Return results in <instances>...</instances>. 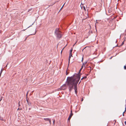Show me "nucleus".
I'll list each match as a JSON object with an SVG mask.
<instances>
[{
  "label": "nucleus",
  "instance_id": "1",
  "mask_svg": "<svg viewBox=\"0 0 126 126\" xmlns=\"http://www.w3.org/2000/svg\"><path fill=\"white\" fill-rule=\"evenodd\" d=\"M75 74H74L73 76L71 77H68L67 78L66 81V84L69 86V88L71 90L72 88V84L74 81L75 80Z\"/></svg>",
  "mask_w": 126,
  "mask_h": 126
},
{
  "label": "nucleus",
  "instance_id": "2",
  "mask_svg": "<svg viewBox=\"0 0 126 126\" xmlns=\"http://www.w3.org/2000/svg\"><path fill=\"white\" fill-rule=\"evenodd\" d=\"M61 32H55V36L58 39H59L62 36V35L60 33Z\"/></svg>",
  "mask_w": 126,
  "mask_h": 126
},
{
  "label": "nucleus",
  "instance_id": "3",
  "mask_svg": "<svg viewBox=\"0 0 126 126\" xmlns=\"http://www.w3.org/2000/svg\"><path fill=\"white\" fill-rule=\"evenodd\" d=\"M72 86H73L71 90H70V89H69V86H68V89H69V92H70L71 91H72V90H73V87H74V89L75 90V93L76 94H77V89H78L77 87V85H73Z\"/></svg>",
  "mask_w": 126,
  "mask_h": 126
},
{
  "label": "nucleus",
  "instance_id": "4",
  "mask_svg": "<svg viewBox=\"0 0 126 126\" xmlns=\"http://www.w3.org/2000/svg\"><path fill=\"white\" fill-rule=\"evenodd\" d=\"M80 79H76V78H75V80L74 81V83H73L72 85H77V84L80 80Z\"/></svg>",
  "mask_w": 126,
  "mask_h": 126
},
{
  "label": "nucleus",
  "instance_id": "5",
  "mask_svg": "<svg viewBox=\"0 0 126 126\" xmlns=\"http://www.w3.org/2000/svg\"><path fill=\"white\" fill-rule=\"evenodd\" d=\"M74 74H75V78H76V79H80L81 75H82V74H76L75 73Z\"/></svg>",
  "mask_w": 126,
  "mask_h": 126
},
{
  "label": "nucleus",
  "instance_id": "6",
  "mask_svg": "<svg viewBox=\"0 0 126 126\" xmlns=\"http://www.w3.org/2000/svg\"><path fill=\"white\" fill-rule=\"evenodd\" d=\"M73 115V113H72V110H71L70 114L68 119V121H70V119H71Z\"/></svg>",
  "mask_w": 126,
  "mask_h": 126
},
{
  "label": "nucleus",
  "instance_id": "7",
  "mask_svg": "<svg viewBox=\"0 0 126 126\" xmlns=\"http://www.w3.org/2000/svg\"><path fill=\"white\" fill-rule=\"evenodd\" d=\"M26 101L27 102V103L29 105V106H31V105H32V102L29 101L27 99V98H26Z\"/></svg>",
  "mask_w": 126,
  "mask_h": 126
},
{
  "label": "nucleus",
  "instance_id": "8",
  "mask_svg": "<svg viewBox=\"0 0 126 126\" xmlns=\"http://www.w3.org/2000/svg\"><path fill=\"white\" fill-rule=\"evenodd\" d=\"M66 87V84H65L63 85L61 87V89L64 90L65 89Z\"/></svg>",
  "mask_w": 126,
  "mask_h": 126
},
{
  "label": "nucleus",
  "instance_id": "9",
  "mask_svg": "<svg viewBox=\"0 0 126 126\" xmlns=\"http://www.w3.org/2000/svg\"><path fill=\"white\" fill-rule=\"evenodd\" d=\"M44 120L46 121H49L50 124V119L49 118H44Z\"/></svg>",
  "mask_w": 126,
  "mask_h": 126
},
{
  "label": "nucleus",
  "instance_id": "10",
  "mask_svg": "<svg viewBox=\"0 0 126 126\" xmlns=\"http://www.w3.org/2000/svg\"><path fill=\"white\" fill-rule=\"evenodd\" d=\"M71 57H72V54H70L69 53V59H68V60H69V61H68L69 63L70 59Z\"/></svg>",
  "mask_w": 126,
  "mask_h": 126
},
{
  "label": "nucleus",
  "instance_id": "11",
  "mask_svg": "<svg viewBox=\"0 0 126 126\" xmlns=\"http://www.w3.org/2000/svg\"><path fill=\"white\" fill-rule=\"evenodd\" d=\"M36 32H35L34 33H33V34H29L28 36H27L25 38V41H26V40L27 39V38H28V36H30V35H34L35 34H36Z\"/></svg>",
  "mask_w": 126,
  "mask_h": 126
},
{
  "label": "nucleus",
  "instance_id": "12",
  "mask_svg": "<svg viewBox=\"0 0 126 126\" xmlns=\"http://www.w3.org/2000/svg\"><path fill=\"white\" fill-rule=\"evenodd\" d=\"M87 63V62H84V63H83L82 64V65H83L85 67V65Z\"/></svg>",
  "mask_w": 126,
  "mask_h": 126
},
{
  "label": "nucleus",
  "instance_id": "13",
  "mask_svg": "<svg viewBox=\"0 0 126 126\" xmlns=\"http://www.w3.org/2000/svg\"><path fill=\"white\" fill-rule=\"evenodd\" d=\"M87 78V76H84V77H83L81 79V80H82L83 79H86Z\"/></svg>",
  "mask_w": 126,
  "mask_h": 126
},
{
  "label": "nucleus",
  "instance_id": "14",
  "mask_svg": "<svg viewBox=\"0 0 126 126\" xmlns=\"http://www.w3.org/2000/svg\"><path fill=\"white\" fill-rule=\"evenodd\" d=\"M126 111V107H125V111L123 112V114H122V115L123 116H124V113Z\"/></svg>",
  "mask_w": 126,
  "mask_h": 126
},
{
  "label": "nucleus",
  "instance_id": "15",
  "mask_svg": "<svg viewBox=\"0 0 126 126\" xmlns=\"http://www.w3.org/2000/svg\"><path fill=\"white\" fill-rule=\"evenodd\" d=\"M55 32H60L59 31V29L58 28H57L56 29Z\"/></svg>",
  "mask_w": 126,
  "mask_h": 126
},
{
  "label": "nucleus",
  "instance_id": "16",
  "mask_svg": "<svg viewBox=\"0 0 126 126\" xmlns=\"http://www.w3.org/2000/svg\"><path fill=\"white\" fill-rule=\"evenodd\" d=\"M73 50V49L72 48H71V49H70V54H72V52Z\"/></svg>",
  "mask_w": 126,
  "mask_h": 126
},
{
  "label": "nucleus",
  "instance_id": "17",
  "mask_svg": "<svg viewBox=\"0 0 126 126\" xmlns=\"http://www.w3.org/2000/svg\"><path fill=\"white\" fill-rule=\"evenodd\" d=\"M69 73V72H68L67 71V70L66 71V75H68V74Z\"/></svg>",
  "mask_w": 126,
  "mask_h": 126
},
{
  "label": "nucleus",
  "instance_id": "18",
  "mask_svg": "<svg viewBox=\"0 0 126 126\" xmlns=\"http://www.w3.org/2000/svg\"><path fill=\"white\" fill-rule=\"evenodd\" d=\"M124 41L123 42H122V43L121 44V45L120 46V47L122 46L124 44Z\"/></svg>",
  "mask_w": 126,
  "mask_h": 126
},
{
  "label": "nucleus",
  "instance_id": "19",
  "mask_svg": "<svg viewBox=\"0 0 126 126\" xmlns=\"http://www.w3.org/2000/svg\"><path fill=\"white\" fill-rule=\"evenodd\" d=\"M0 120H1L2 121H4V120L3 119V118H2L0 117Z\"/></svg>",
  "mask_w": 126,
  "mask_h": 126
},
{
  "label": "nucleus",
  "instance_id": "20",
  "mask_svg": "<svg viewBox=\"0 0 126 126\" xmlns=\"http://www.w3.org/2000/svg\"><path fill=\"white\" fill-rule=\"evenodd\" d=\"M32 10V8H31L30 9H29L28 10V12H30V11Z\"/></svg>",
  "mask_w": 126,
  "mask_h": 126
},
{
  "label": "nucleus",
  "instance_id": "21",
  "mask_svg": "<svg viewBox=\"0 0 126 126\" xmlns=\"http://www.w3.org/2000/svg\"><path fill=\"white\" fill-rule=\"evenodd\" d=\"M20 101H19L18 103V107H19L20 106Z\"/></svg>",
  "mask_w": 126,
  "mask_h": 126
},
{
  "label": "nucleus",
  "instance_id": "22",
  "mask_svg": "<svg viewBox=\"0 0 126 126\" xmlns=\"http://www.w3.org/2000/svg\"><path fill=\"white\" fill-rule=\"evenodd\" d=\"M124 68L126 70V66L125 65L124 66Z\"/></svg>",
  "mask_w": 126,
  "mask_h": 126
},
{
  "label": "nucleus",
  "instance_id": "23",
  "mask_svg": "<svg viewBox=\"0 0 126 126\" xmlns=\"http://www.w3.org/2000/svg\"><path fill=\"white\" fill-rule=\"evenodd\" d=\"M55 122V120H54L53 121V123L54 125Z\"/></svg>",
  "mask_w": 126,
  "mask_h": 126
},
{
  "label": "nucleus",
  "instance_id": "24",
  "mask_svg": "<svg viewBox=\"0 0 126 126\" xmlns=\"http://www.w3.org/2000/svg\"><path fill=\"white\" fill-rule=\"evenodd\" d=\"M83 57L82 58V60H81V61L82 62H83Z\"/></svg>",
  "mask_w": 126,
  "mask_h": 126
},
{
  "label": "nucleus",
  "instance_id": "25",
  "mask_svg": "<svg viewBox=\"0 0 126 126\" xmlns=\"http://www.w3.org/2000/svg\"><path fill=\"white\" fill-rule=\"evenodd\" d=\"M83 8L84 9L85 11H86V9H85V7L84 6H83Z\"/></svg>",
  "mask_w": 126,
  "mask_h": 126
},
{
  "label": "nucleus",
  "instance_id": "26",
  "mask_svg": "<svg viewBox=\"0 0 126 126\" xmlns=\"http://www.w3.org/2000/svg\"><path fill=\"white\" fill-rule=\"evenodd\" d=\"M2 98H3L2 97H1V99H0V102L1 101V100H2Z\"/></svg>",
  "mask_w": 126,
  "mask_h": 126
},
{
  "label": "nucleus",
  "instance_id": "27",
  "mask_svg": "<svg viewBox=\"0 0 126 126\" xmlns=\"http://www.w3.org/2000/svg\"><path fill=\"white\" fill-rule=\"evenodd\" d=\"M21 110V108H18L17 110Z\"/></svg>",
  "mask_w": 126,
  "mask_h": 126
},
{
  "label": "nucleus",
  "instance_id": "28",
  "mask_svg": "<svg viewBox=\"0 0 126 126\" xmlns=\"http://www.w3.org/2000/svg\"><path fill=\"white\" fill-rule=\"evenodd\" d=\"M80 71H79L78 73V74H81V73H80Z\"/></svg>",
  "mask_w": 126,
  "mask_h": 126
},
{
  "label": "nucleus",
  "instance_id": "29",
  "mask_svg": "<svg viewBox=\"0 0 126 126\" xmlns=\"http://www.w3.org/2000/svg\"><path fill=\"white\" fill-rule=\"evenodd\" d=\"M84 66H83V65H82V66H81V69H82L83 67Z\"/></svg>",
  "mask_w": 126,
  "mask_h": 126
},
{
  "label": "nucleus",
  "instance_id": "30",
  "mask_svg": "<svg viewBox=\"0 0 126 126\" xmlns=\"http://www.w3.org/2000/svg\"><path fill=\"white\" fill-rule=\"evenodd\" d=\"M65 4V3L63 4V5L62 6V7L61 8V9H62V8L63 7V6H64V4Z\"/></svg>",
  "mask_w": 126,
  "mask_h": 126
},
{
  "label": "nucleus",
  "instance_id": "31",
  "mask_svg": "<svg viewBox=\"0 0 126 126\" xmlns=\"http://www.w3.org/2000/svg\"><path fill=\"white\" fill-rule=\"evenodd\" d=\"M28 92H27V94H26V96H27V95H28Z\"/></svg>",
  "mask_w": 126,
  "mask_h": 126
},
{
  "label": "nucleus",
  "instance_id": "32",
  "mask_svg": "<svg viewBox=\"0 0 126 126\" xmlns=\"http://www.w3.org/2000/svg\"><path fill=\"white\" fill-rule=\"evenodd\" d=\"M90 32H88V34H90Z\"/></svg>",
  "mask_w": 126,
  "mask_h": 126
},
{
  "label": "nucleus",
  "instance_id": "33",
  "mask_svg": "<svg viewBox=\"0 0 126 126\" xmlns=\"http://www.w3.org/2000/svg\"><path fill=\"white\" fill-rule=\"evenodd\" d=\"M64 48L62 49V50L61 51V54H62V52L63 50V49Z\"/></svg>",
  "mask_w": 126,
  "mask_h": 126
},
{
  "label": "nucleus",
  "instance_id": "34",
  "mask_svg": "<svg viewBox=\"0 0 126 126\" xmlns=\"http://www.w3.org/2000/svg\"><path fill=\"white\" fill-rule=\"evenodd\" d=\"M125 125H126V121H125Z\"/></svg>",
  "mask_w": 126,
  "mask_h": 126
},
{
  "label": "nucleus",
  "instance_id": "35",
  "mask_svg": "<svg viewBox=\"0 0 126 126\" xmlns=\"http://www.w3.org/2000/svg\"><path fill=\"white\" fill-rule=\"evenodd\" d=\"M81 80L79 82V84H79L81 82Z\"/></svg>",
  "mask_w": 126,
  "mask_h": 126
},
{
  "label": "nucleus",
  "instance_id": "36",
  "mask_svg": "<svg viewBox=\"0 0 126 126\" xmlns=\"http://www.w3.org/2000/svg\"><path fill=\"white\" fill-rule=\"evenodd\" d=\"M82 69H80L79 70V71H81V70H82Z\"/></svg>",
  "mask_w": 126,
  "mask_h": 126
},
{
  "label": "nucleus",
  "instance_id": "37",
  "mask_svg": "<svg viewBox=\"0 0 126 126\" xmlns=\"http://www.w3.org/2000/svg\"><path fill=\"white\" fill-rule=\"evenodd\" d=\"M83 98H82V99H81V101H83Z\"/></svg>",
  "mask_w": 126,
  "mask_h": 126
},
{
  "label": "nucleus",
  "instance_id": "38",
  "mask_svg": "<svg viewBox=\"0 0 126 126\" xmlns=\"http://www.w3.org/2000/svg\"><path fill=\"white\" fill-rule=\"evenodd\" d=\"M88 75H89V74H87L86 75V76H88Z\"/></svg>",
  "mask_w": 126,
  "mask_h": 126
},
{
  "label": "nucleus",
  "instance_id": "39",
  "mask_svg": "<svg viewBox=\"0 0 126 126\" xmlns=\"http://www.w3.org/2000/svg\"><path fill=\"white\" fill-rule=\"evenodd\" d=\"M76 42L74 44V45H73V46L75 45V44H76Z\"/></svg>",
  "mask_w": 126,
  "mask_h": 126
},
{
  "label": "nucleus",
  "instance_id": "40",
  "mask_svg": "<svg viewBox=\"0 0 126 126\" xmlns=\"http://www.w3.org/2000/svg\"><path fill=\"white\" fill-rule=\"evenodd\" d=\"M31 109V108H29V110H30Z\"/></svg>",
  "mask_w": 126,
  "mask_h": 126
},
{
  "label": "nucleus",
  "instance_id": "41",
  "mask_svg": "<svg viewBox=\"0 0 126 126\" xmlns=\"http://www.w3.org/2000/svg\"><path fill=\"white\" fill-rule=\"evenodd\" d=\"M12 33H13V32H11V34H11V35L12 34Z\"/></svg>",
  "mask_w": 126,
  "mask_h": 126
},
{
  "label": "nucleus",
  "instance_id": "42",
  "mask_svg": "<svg viewBox=\"0 0 126 126\" xmlns=\"http://www.w3.org/2000/svg\"><path fill=\"white\" fill-rule=\"evenodd\" d=\"M117 41L116 40V43H117Z\"/></svg>",
  "mask_w": 126,
  "mask_h": 126
},
{
  "label": "nucleus",
  "instance_id": "43",
  "mask_svg": "<svg viewBox=\"0 0 126 126\" xmlns=\"http://www.w3.org/2000/svg\"><path fill=\"white\" fill-rule=\"evenodd\" d=\"M91 32V33H93V32Z\"/></svg>",
  "mask_w": 126,
  "mask_h": 126
},
{
  "label": "nucleus",
  "instance_id": "44",
  "mask_svg": "<svg viewBox=\"0 0 126 126\" xmlns=\"http://www.w3.org/2000/svg\"><path fill=\"white\" fill-rule=\"evenodd\" d=\"M117 45L116 46H115V47H117Z\"/></svg>",
  "mask_w": 126,
  "mask_h": 126
},
{
  "label": "nucleus",
  "instance_id": "45",
  "mask_svg": "<svg viewBox=\"0 0 126 126\" xmlns=\"http://www.w3.org/2000/svg\"><path fill=\"white\" fill-rule=\"evenodd\" d=\"M111 58H112V57H111L110 58V59H111Z\"/></svg>",
  "mask_w": 126,
  "mask_h": 126
},
{
  "label": "nucleus",
  "instance_id": "46",
  "mask_svg": "<svg viewBox=\"0 0 126 126\" xmlns=\"http://www.w3.org/2000/svg\"><path fill=\"white\" fill-rule=\"evenodd\" d=\"M115 122H116V120H115Z\"/></svg>",
  "mask_w": 126,
  "mask_h": 126
},
{
  "label": "nucleus",
  "instance_id": "47",
  "mask_svg": "<svg viewBox=\"0 0 126 126\" xmlns=\"http://www.w3.org/2000/svg\"><path fill=\"white\" fill-rule=\"evenodd\" d=\"M115 122H116V120H115Z\"/></svg>",
  "mask_w": 126,
  "mask_h": 126
},
{
  "label": "nucleus",
  "instance_id": "48",
  "mask_svg": "<svg viewBox=\"0 0 126 126\" xmlns=\"http://www.w3.org/2000/svg\"><path fill=\"white\" fill-rule=\"evenodd\" d=\"M71 32V33L72 34V33H71V32Z\"/></svg>",
  "mask_w": 126,
  "mask_h": 126
},
{
  "label": "nucleus",
  "instance_id": "49",
  "mask_svg": "<svg viewBox=\"0 0 126 126\" xmlns=\"http://www.w3.org/2000/svg\"><path fill=\"white\" fill-rule=\"evenodd\" d=\"M23 30V31H25V30Z\"/></svg>",
  "mask_w": 126,
  "mask_h": 126
}]
</instances>
